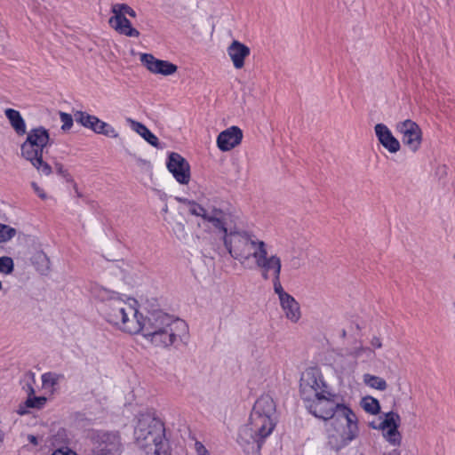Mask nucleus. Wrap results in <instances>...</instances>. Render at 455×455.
<instances>
[{"label": "nucleus", "mask_w": 455, "mask_h": 455, "mask_svg": "<svg viewBox=\"0 0 455 455\" xmlns=\"http://www.w3.org/2000/svg\"><path fill=\"white\" fill-rule=\"evenodd\" d=\"M28 440L34 445H37L38 444V442H37V438L36 436L33 435H28Z\"/></svg>", "instance_id": "46"}, {"label": "nucleus", "mask_w": 455, "mask_h": 455, "mask_svg": "<svg viewBox=\"0 0 455 455\" xmlns=\"http://www.w3.org/2000/svg\"><path fill=\"white\" fill-rule=\"evenodd\" d=\"M273 289L275 294H277L278 299L283 298V296L287 295L288 292H286L281 283L280 281V275H273Z\"/></svg>", "instance_id": "35"}, {"label": "nucleus", "mask_w": 455, "mask_h": 455, "mask_svg": "<svg viewBox=\"0 0 455 455\" xmlns=\"http://www.w3.org/2000/svg\"><path fill=\"white\" fill-rule=\"evenodd\" d=\"M76 121L82 126L93 131L95 133L100 127L101 120L95 116L90 115L84 111H76L75 113Z\"/></svg>", "instance_id": "24"}, {"label": "nucleus", "mask_w": 455, "mask_h": 455, "mask_svg": "<svg viewBox=\"0 0 455 455\" xmlns=\"http://www.w3.org/2000/svg\"><path fill=\"white\" fill-rule=\"evenodd\" d=\"M109 25L119 34L131 37H139L140 32L132 27L131 21L125 16H112Z\"/></svg>", "instance_id": "19"}, {"label": "nucleus", "mask_w": 455, "mask_h": 455, "mask_svg": "<svg viewBox=\"0 0 455 455\" xmlns=\"http://www.w3.org/2000/svg\"><path fill=\"white\" fill-rule=\"evenodd\" d=\"M242 139V130L237 126H231L218 135L217 145L221 151H229L238 146Z\"/></svg>", "instance_id": "15"}, {"label": "nucleus", "mask_w": 455, "mask_h": 455, "mask_svg": "<svg viewBox=\"0 0 455 455\" xmlns=\"http://www.w3.org/2000/svg\"><path fill=\"white\" fill-rule=\"evenodd\" d=\"M329 389L318 368L310 367L302 373L299 382V392L304 401L312 400L313 397Z\"/></svg>", "instance_id": "7"}, {"label": "nucleus", "mask_w": 455, "mask_h": 455, "mask_svg": "<svg viewBox=\"0 0 455 455\" xmlns=\"http://www.w3.org/2000/svg\"><path fill=\"white\" fill-rule=\"evenodd\" d=\"M32 187L39 197H41L42 199H44L46 197V195L44 194L43 189H41L36 183L33 182Z\"/></svg>", "instance_id": "43"}, {"label": "nucleus", "mask_w": 455, "mask_h": 455, "mask_svg": "<svg viewBox=\"0 0 455 455\" xmlns=\"http://www.w3.org/2000/svg\"><path fill=\"white\" fill-rule=\"evenodd\" d=\"M126 13L132 18L136 17V12L132 7H130L129 11Z\"/></svg>", "instance_id": "50"}, {"label": "nucleus", "mask_w": 455, "mask_h": 455, "mask_svg": "<svg viewBox=\"0 0 455 455\" xmlns=\"http://www.w3.org/2000/svg\"><path fill=\"white\" fill-rule=\"evenodd\" d=\"M389 455H401V453L397 450H394Z\"/></svg>", "instance_id": "51"}, {"label": "nucleus", "mask_w": 455, "mask_h": 455, "mask_svg": "<svg viewBox=\"0 0 455 455\" xmlns=\"http://www.w3.org/2000/svg\"><path fill=\"white\" fill-rule=\"evenodd\" d=\"M4 432L0 429V442H2L4 440Z\"/></svg>", "instance_id": "52"}, {"label": "nucleus", "mask_w": 455, "mask_h": 455, "mask_svg": "<svg viewBox=\"0 0 455 455\" xmlns=\"http://www.w3.org/2000/svg\"><path fill=\"white\" fill-rule=\"evenodd\" d=\"M96 133L115 139L119 136L116 130L111 124L104 121H101V123L100 124V127L98 128Z\"/></svg>", "instance_id": "32"}, {"label": "nucleus", "mask_w": 455, "mask_h": 455, "mask_svg": "<svg viewBox=\"0 0 455 455\" xmlns=\"http://www.w3.org/2000/svg\"><path fill=\"white\" fill-rule=\"evenodd\" d=\"M92 447L88 455H122L124 444L116 431H96L92 437Z\"/></svg>", "instance_id": "6"}, {"label": "nucleus", "mask_w": 455, "mask_h": 455, "mask_svg": "<svg viewBox=\"0 0 455 455\" xmlns=\"http://www.w3.org/2000/svg\"><path fill=\"white\" fill-rule=\"evenodd\" d=\"M371 427L372 428H377V427H376V426H375V425H373V424H371Z\"/></svg>", "instance_id": "53"}, {"label": "nucleus", "mask_w": 455, "mask_h": 455, "mask_svg": "<svg viewBox=\"0 0 455 455\" xmlns=\"http://www.w3.org/2000/svg\"><path fill=\"white\" fill-rule=\"evenodd\" d=\"M14 270L13 259L9 256L0 257V274L8 275Z\"/></svg>", "instance_id": "31"}, {"label": "nucleus", "mask_w": 455, "mask_h": 455, "mask_svg": "<svg viewBox=\"0 0 455 455\" xmlns=\"http://www.w3.org/2000/svg\"><path fill=\"white\" fill-rule=\"evenodd\" d=\"M291 263L292 265V267L294 268H298L299 267V259H296V258H293L291 260Z\"/></svg>", "instance_id": "48"}, {"label": "nucleus", "mask_w": 455, "mask_h": 455, "mask_svg": "<svg viewBox=\"0 0 455 455\" xmlns=\"http://www.w3.org/2000/svg\"><path fill=\"white\" fill-rule=\"evenodd\" d=\"M275 403L269 395H261L254 403L251 412V419H254L255 424H263L267 428L268 433H272L275 427Z\"/></svg>", "instance_id": "8"}, {"label": "nucleus", "mask_w": 455, "mask_h": 455, "mask_svg": "<svg viewBox=\"0 0 455 455\" xmlns=\"http://www.w3.org/2000/svg\"><path fill=\"white\" fill-rule=\"evenodd\" d=\"M16 234V230L7 225L0 223V243L12 239Z\"/></svg>", "instance_id": "33"}, {"label": "nucleus", "mask_w": 455, "mask_h": 455, "mask_svg": "<svg viewBox=\"0 0 455 455\" xmlns=\"http://www.w3.org/2000/svg\"><path fill=\"white\" fill-rule=\"evenodd\" d=\"M55 168H56L58 174H60L63 178H65L67 180V181H73L70 174L68 173V172L66 169H64V166L61 164L57 163L55 164Z\"/></svg>", "instance_id": "39"}, {"label": "nucleus", "mask_w": 455, "mask_h": 455, "mask_svg": "<svg viewBox=\"0 0 455 455\" xmlns=\"http://www.w3.org/2000/svg\"><path fill=\"white\" fill-rule=\"evenodd\" d=\"M198 455H210L206 448L200 443H196Z\"/></svg>", "instance_id": "42"}, {"label": "nucleus", "mask_w": 455, "mask_h": 455, "mask_svg": "<svg viewBox=\"0 0 455 455\" xmlns=\"http://www.w3.org/2000/svg\"><path fill=\"white\" fill-rule=\"evenodd\" d=\"M35 258H36L38 261L48 263V259H47L46 255H45L44 253H43V252H38V253H36V255L35 256Z\"/></svg>", "instance_id": "44"}, {"label": "nucleus", "mask_w": 455, "mask_h": 455, "mask_svg": "<svg viewBox=\"0 0 455 455\" xmlns=\"http://www.w3.org/2000/svg\"><path fill=\"white\" fill-rule=\"evenodd\" d=\"M140 332L156 347H167L188 333L187 323L163 311L150 312L146 317L140 315Z\"/></svg>", "instance_id": "2"}, {"label": "nucleus", "mask_w": 455, "mask_h": 455, "mask_svg": "<svg viewBox=\"0 0 455 455\" xmlns=\"http://www.w3.org/2000/svg\"><path fill=\"white\" fill-rule=\"evenodd\" d=\"M270 434L263 424L256 425L254 419H250L249 423L239 429L237 442L242 446L256 443L259 448L263 440Z\"/></svg>", "instance_id": "11"}, {"label": "nucleus", "mask_w": 455, "mask_h": 455, "mask_svg": "<svg viewBox=\"0 0 455 455\" xmlns=\"http://www.w3.org/2000/svg\"><path fill=\"white\" fill-rule=\"evenodd\" d=\"M212 206V204H208L207 207H204L196 201H193L190 206H188V211L191 215L201 217L204 220Z\"/></svg>", "instance_id": "29"}, {"label": "nucleus", "mask_w": 455, "mask_h": 455, "mask_svg": "<svg viewBox=\"0 0 455 455\" xmlns=\"http://www.w3.org/2000/svg\"><path fill=\"white\" fill-rule=\"evenodd\" d=\"M379 142L389 153L395 154L401 148L400 141L392 134L389 128L384 124H377L374 127Z\"/></svg>", "instance_id": "16"}, {"label": "nucleus", "mask_w": 455, "mask_h": 455, "mask_svg": "<svg viewBox=\"0 0 455 455\" xmlns=\"http://www.w3.org/2000/svg\"><path fill=\"white\" fill-rule=\"evenodd\" d=\"M25 408H26V406L20 405V407H19V409H18V411H17L18 414H20V415H24V414H26V413H27V411H26V409H25Z\"/></svg>", "instance_id": "47"}, {"label": "nucleus", "mask_w": 455, "mask_h": 455, "mask_svg": "<svg viewBox=\"0 0 455 455\" xmlns=\"http://www.w3.org/2000/svg\"><path fill=\"white\" fill-rule=\"evenodd\" d=\"M342 335H343V336H345V335H346V331H342Z\"/></svg>", "instance_id": "55"}, {"label": "nucleus", "mask_w": 455, "mask_h": 455, "mask_svg": "<svg viewBox=\"0 0 455 455\" xmlns=\"http://www.w3.org/2000/svg\"><path fill=\"white\" fill-rule=\"evenodd\" d=\"M184 230H185V226L181 223L178 224L177 225V231L180 232V233H184Z\"/></svg>", "instance_id": "49"}, {"label": "nucleus", "mask_w": 455, "mask_h": 455, "mask_svg": "<svg viewBox=\"0 0 455 455\" xmlns=\"http://www.w3.org/2000/svg\"><path fill=\"white\" fill-rule=\"evenodd\" d=\"M223 243L231 257L242 265H245L251 259H255L260 251L267 247L263 240L244 230H230L229 234L223 237Z\"/></svg>", "instance_id": "4"}, {"label": "nucleus", "mask_w": 455, "mask_h": 455, "mask_svg": "<svg viewBox=\"0 0 455 455\" xmlns=\"http://www.w3.org/2000/svg\"><path fill=\"white\" fill-rule=\"evenodd\" d=\"M30 393L28 397L25 402V406L27 408H36L41 409L46 403V398L44 396H31L34 394V388L29 387Z\"/></svg>", "instance_id": "28"}, {"label": "nucleus", "mask_w": 455, "mask_h": 455, "mask_svg": "<svg viewBox=\"0 0 455 455\" xmlns=\"http://www.w3.org/2000/svg\"><path fill=\"white\" fill-rule=\"evenodd\" d=\"M204 221L211 223L216 229L222 234V238L229 232L226 227V213L220 208L212 205Z\"/></svg>", "instance_id": "20"}, {"label": "nucleus", "mask_w": 455, "mask_h": 455, "mask_svg": "<svg viewBox=\"0 0 455 455\" xmlns=\"http://www.w3.org/2000/svg\"><path fill=\"white\" fill-rule=\"evenodd\" d=\"M130 6L126 4H115L112 5L111 12L113 16H125L129 11Z\"/></svg>", "instance_id": "37"}, {"label": "nucleus", "mask_w": 455, "mask_h": 455, "mask_svg": "<svg viewBox=\"0 0 455 455\" xmlns=\"http://www.w3.org/2000/svg\"><path fill=\"white\" fill-rule=\"evenodd\" d=\"M178 202L181 203V204H184L188 208V206H190V204H192V202L194 200H189L188 198H185V197H176L175 198Z\"/></svg>", "instance_id": "45"}, {"label": "nucleus", "mask_w": 455, "mask_h": 455, "mask_svg": "<svg viewBox=\"0 0 455 455\" xmlns=\"http://www.w3.org/2000/svg\"><path fill=\"white\" fill-rule=\"evenodd\" d=\"M256 267L260 270L261 276L267 280L270 275H281L282 261L277 255L268 256L267 247H264L254 259Z\"/></svg>", "instance_id": "12"}, {"label": "nucleus", "mask_w": 455, "mask_h": 455, "mask_svg": "<svg viewBox=\"0 0 455 455\" xmlns=\"http://www.w3.org/2000/svg\"><path fill=\"white\" fill-rule=\"evenodd\" d=\"M2 290V282L0 281V291Z\"/></svg>", "instance_id": "54"}, {"label": "nucleus", "mask_w": 455, "mask_h": 455, "mask_svg": "<svg viewBox=\"0 0 455 455\" xmlns=\"http://www.w3.org/2000/svg\"><path fill=\"white\" fill-rule=\"evenodd\" d=\"M385 437L391 444L400 445L401 435L398 429H395V427L393 429H388L385 435Z\"/></svg>", "instance_id": "34"}, {"label": "nucleus", "mask_w": 455, "mask_h": 455, "mask_svg": "<svg viewBox=\"0 0 455 455\" xmlns=\"http://www.w3.org/2000/svg\"><path fill=\"white\" fill-rule=\"evenodd\" d=\"M371 346L373 348H381L382 347V341L380 338L374 336L370 341Z\"/></svg>", "instance_id": "41"}, {"label": "nucleus", "mask_w": 455, "mask_h": 455, "mask_svg": "<svg viewBox=\"0 0 455 455\" xmlns=\"http://www.w3.org/2000/svg\"><path fill=\"white\" fill-rule=\"evenodd\" d=\"M280 307L285 317L293 323H296L301 318V310L299 303L291 294H287L279 299Z\"/></svg>", "instance_id": "17"}, {"label": "nucleus", "mask_w": 455, "mask_h": 455, "mask_svg": "<svg viewBox=\"0 0 455 455\" xmlns=\"http://www.w3.org/2000/svg\"><path fill=\"white\" fill-rule=\"evenodd\" d=\"M227 52L234 67L240 69L244 66V60L250 55L251 50L245 44L234 40L228 47Z\"/></svg>", "instance_id": "18"}, {"label": "nucleus", "mask_w": 455, "mask_h": 455, "mask_svg": "<svg viewBox=\"0 0 455 455\" xmlns=\"http://www.w3.org/2000/svg\"><path fill=\"white\" fill-rule=\"evenodd\" d=\"M52 455H78L76 451H72L68 446H63L56 449Z\"/></svg>", "instance_id": "40"}, {"label": "nucleus", "mask_w": 455, "mask_h": 455, "mask_svg": "<svg viewBox=\"0 0 455 455\" xmlns=\"http://www.w3.org/2000/svg\"><path fill=\"white\" fill-rule=\"evenodd\" d=\"M127 123L130 124L132 129L140 134L148 143L155 148H161L159 145L158 138L152 133L142 123L135 121L132 118H127Z\"/></svg>", "instance_id": "22"}, {"label": "nucleus", "mask_w": 455, "mask_h": 455, "mask_svg": "<svg viewBox=\"0 0 455 455\" xmlns=\"http://www.w3.org/2000/svg\"><path fill=\"white\" fill-rule=\"evenodd\" d=\"M63 379V374L50 371L42 375V383L44 387L53 388Z\"/></svg>", "instance_id": "27"}, {"label": "nucleus", "mask_w": 455, "mask_h": 455, "mask_svg": "<svg viewBox=\"0 0 455 455\" xmlns=\"http://www.w3.org/2000/svg\"><path fill=\"white\" fill-rule=\"evenodd\" d=\"M140 61L150 72L154 74L171 76L178 69V67L175 64L168 60L156 59L150 53H142L140 55Z\"/></svg>", "instance_id": "14"}, {"label": "nucleus", "mask_w": 455, "mask_h": 455, "mask_svg": "<svg viewBox=\"0 0 455 455\" xmlns=\"http://www.w3.org/2000/svg\"><path fill=\"white\" fill-rule=\"evenodd\" d=\"M51 144L48 130L43 126L31 129L26 140L21 144V156L37 170L40 174L48 176L52 167L43 160V154L47 145Z\"/></svg>", "instance_id": "5"}, {"label": "nucleus", "mask_w": 455, "mask_h": 455, "mask_svg": "<svg viewBox=\"0 0 455 455\" xmlns=\"http://www.w3.org/2000/svg\"><path fill=\"white\" fill-rule=\"evenodd\" d=\"M354 355L355 358H359L363 355L370 358L374 355V350L371 347L360 346L355 348Z\"/></svg>", "instance_id": "38"}, {"label": "nucleus", "mask_w": 455, "mask_h": 455, "mask_svg": "<svg viewBox=\"0 0 455 455\" xmlns=\"http://www.w3.org/2000/svg\"><path fill=\"white\" fill-rule=\"evenodd\" d=\"M361 404L363 410L371 414H377L380 410L379 401L371 396L364 397Z\"/></svg>", "instance_id": "30"}, {"label": "nucleus", "mask_w": 455, "mask_h": 455, "mask_svg": "<svg viewBox=\"0 0 455 455\" xmlns=\"http://www.w3.org/2000/svg\"><path fill=\"white\" fill-rule=\"evenodd\" d=\"M159 427H161L162 434H164L165 427L161 420L150 417H143L139 419L138 425L134 430L137 443L141 448L148 450L151 443L156 439Z\"/></svg>", "instance_id": "9"}, {"label": "nucleus", "mask_w": 455, "mask_h": 455, "mask_svg": "<svg viewBox=\"0 0 455 455\" xmlns=\"http://www.w3.org/2000/svg\"><path fill=\"white\" fill-rule=\"evenodd\" d=\"M396 132L402 136V141L412 153H416L421 147L422 131L419 124L411 119L398 122L395 124Z\"/></svg>", "instance_id": "10"}, {"label": "nucleus", "mask_w": 455, "mask_h": 455, "mask_svg": "<svg viewBox=\"0 0 455 455\" xmlns=\"http://www.w3.org/2000/svg\"><path fill=\"white\" fill-rule=\"evenodd\" d=\"M167 169L173 175L177 182L182 185L188 184L190 180V165L180 154L172 152L168 156Z\"/></svg>", "instance_id": "13"}, {"label": "nucleus", "mask_w": 455, "mask_h": 455, "mask_svg": "<svg viewBox=\"0 0 455 455\" xmlns=\"http://www.w3.org/2000/svg\"><path fill=\"white\" fill-rule=\"evenodd\" d=\"M60 118L62 123L61 130L66 132L73 126V117L70 114L60 111Z\"/></svg>", "instance_id": "36"}, {"label": "nucleus", "mask_w": 455, "mask_h": 455, "mask_svg": "<svg viewBox=\"0 0 455 455\" xmlns=\"http://www.w3.org/2000/svg\"><path fill=\"white\" fill-rule=\"evenodd\" d=\"M363 380L366 386L379 391H384L387 387L386 380L379 376L366 373L363 376Z\"/></svg>", "instance_id": "25"}, {"label": "nucleus", "mask_w": 455, "mask_h": 455, "mask_svg": "<svg viewBox=\"0 0 455 455\" xmlns=\"http://www.w3.org/2000/svg\"><path fill=\"white\" fill-rule=\"evenodd\" d=\"M337 395L330 389L306 400L308 411L323 420L332 419L328 429V443L331 449L339 451L358 435L357 417L348 407L339 404Z\"/></svg>", "instance_id": "1"}, {"label": "nucleus", "mask_w": 455, "mask_h": 455, "mask_svg": "<svg viewBox=\"0 0 455 455\" xmlns=\"http://www.w3.org/2000/svg\"><path fill=\"white\" fill-rule=\"evenodd\" d=\"M400 419V416L397 413L394 411H389L386 413L385 419L384 420L381 421L379 427L381 428L382 430L393 429L394 427H395V429H398Z\"/></svg>", "instance_id": "26"}, {"label": "nucleus", "mask_w": 455, "mask_h": 455, "mask_svg": "<svg viewBox=\"0 0 455 455\" xmlns=\"http://www.w3.org/2000/svg\"><path fill=\"white\" fill-rule=\"evenodd\" d=\"M96 297L103 302L101 311L109 323L130 334L140 333V314L133 304L123 299L118 293L105 288L98 289Z\"/></svg>", "instance_id": "3"}, {"label": "nucleus", "mask_w": 455, "mask_h": 455, "mask_svg": "<svg viewBox=\"0 0 455 455\" xmlns=\"http://www.w3.org/2000/svg\"><path fill=\"white\" fill-rule=\"evenodd\" d=\"M149 451H153L154 455H172V448L169 440L165 437V432L162 434L161 427L158 428V435L156 439L148 447Z\"/></svg>", "instance_id": "21"}, {"label": "nucleus", "mask_w": 455, "mask_h": 455, "mask_svg": "<svg viewBox=\"0 0 455 455\" xmlns=\"http://www.w3.org/2000/svg\"><path fill=\"white\" fill-rule=\"evenodd\" d=\"M4 114L16 133L24 135L26 133V124L20 113L13 108H6Z\"/></svg>", "instance_id": "23"}]
</instances>
